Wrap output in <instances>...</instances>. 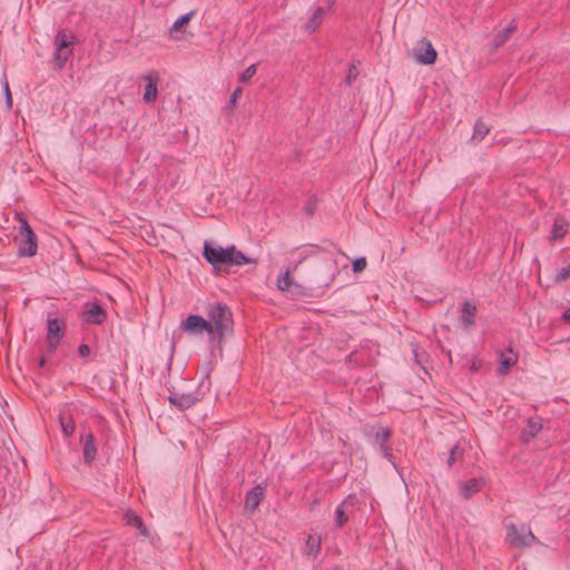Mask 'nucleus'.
<instances>
[{
	"instance_id": "obj_28",
	"label": "nucleus",
	"mask_w": 570,
	"mask_h": 570,
	"mask_svg": "<svg viewBox=\"0 0 570 570\" xmlns=\"http://www.w3.org/2000/svg\"><path fill=\"white\" fill-rule=\"evenodd\" d=\"M59 421L63 435L67 438L71 436L75 432V423L72 419H66L63 415H60Z\"/></svg>"
},
{
	"instance_id": "obj_23",
	"label": "nucleus",
	"mask_w": 570,
	"mask_h": 570,
	"mask_svg": "<svg viewBox=\"0 0 570 570\" xmlns=\"http://www.w3.org/2000/svg\"><path fill=\"white\" fill-rule=\"evenodd\" d=\"M326 268L331 273L328 281L325 282V286L335 283L336 277L341 275V272L337 269L338 262L336 258L327 259L325 258Z\"/></svg>"
},
{
	"instance_id": "obj_13",
	"label": "nucleus",
	"mask_w": 570,
	"mask_h": 570,
	"mask_svg": "<svg viewBox=\"0 0 570 570\" xmlns=\"http://www.w3.org/2000/svg\"><path fill=\"white\" fill-rule=\"evenodd\" d=\"M97 448L95 435L89 432L83 436V445H82V456L83 461L87 464H91L96 459Z\"/></svg>"
},
{
	"instance_id": "obj_18",
	"label": "nucleus",
	"mask_w": 570,
	"mask_h": 570,
	"mask_svg": "<svg viewBox=\"0 0 570 570\" xmlns=\"http://www.w3.org/2000/svg\"><path fill=\"white\" fill-rule=\"evenodd\" d=\"M145 79L147 83L145 86L144 100L145 102H154L158 94L156 80L150 75L145 76Z\"/></svg>"
},
{
	"instance_id": "obj_24",
	"label": "nucleus",
	"mask_w": 570,
	"mask_h": 570,
	"mask_svg": "<svg viewBox=\"0 0 570 570\" xmlns=\"http://www.w3.org/2000/svg\"><path fill=\"white\" fill-rule=\"evenodd\" d=\"M320 24H321V7L315 9L309 21H307L306 23L303 24V29L305 30V32L311 33V32L315 31Z\"/></svg>"
},
{
	"instance_id": "obj_43",
	"label": "nucleus",
	"mask_w": 570,
	"mask_h": 570,
	"mask_svg": "<svg viewBox=\"0 0 570 570\" xmlns=\"http://www.w3.org/2000/svg\"><path fill=\"white\" fill-rule=\"evenodd\" d=\"M317 503V500H313L312 505L314 507Z\"/></svg>"
},
{
	"instance_id": "obj_9",
	"label": "nucleus",
	"mask_w": 570,
	"mask_h": 570,
	"mask_svg": "<svg viewBox=\"0 0 570 570\" xmlns=\"http://www.w3.org/2000/svg\"><path fill=\"white\" fill-rule=\"evenodd\" d=\"M199 401L197 392L177 393L171 392L168 402L179 411H185Z\"/></svg>"
},
{
	"instance_id": "obj_35",
	"label": "nucleus",
	"mask_w": 570,
	"mask_h": 570,
	"mask_svg": "<svg viewBox=\"0 0 570 570\" xmlns=\"http://www.w3.org/2000/svg\"><path fill=\"white\" fill-rule=\"evenodd\" d=\"M380 452L382 453V455H383L385 459H387L390 462H392V464H393L394 466H396V465H395V462L393 461L392 450H391V448H390V446H387L386 444L381 445V446H380Z\"/></svg>"
},
{
	"instance_id": "obj_31",
	"label": "nucleus",
	"mask_w": 570,
	"mask_h": 570,
	"mask_svg": "<svg viewBox=\"0 0 570 570\" xmlns=\"http://www.w3.org/2000/svg\"><path fill=\"white\" fill-rule=\"evenodd\" d=\"M463 451L458 446H453L450 451V455L448 459L449 466H452L455 461L462 458Z\"/></svg>"
},
{
	"instance_id": "obj_4",
	"label": "nucleus",
	"mask_w": 570,
	"mask_h": 570,
	"mask_svg": "<svg viewBox=\"0 0 570 570\" xmlns=\"http://www.w3.org/2000/svg\"><path fill=\"white\" fill-rule=\"evenodd\" d=\"M75 35L72 32H68L63 29L58 30L55 36L53 45V61L58 69H62L67 62V60L72 55V43H73Z\"/></svg>"
},
{
	"instance_id": "obj_32",
	"label": "nucleus",
	"mask_w": 570,
	"mask_h": 570,
	"mask_svg": "<svg viewBox=\"0 0 570 570\" xmlns=\"http://www.w3.org/2000/svg\"><path fill=\"white\" fill-rule=\"evenodd\" d=\"M568 277H570V264L566 267H562L561 269H559L556 274V277H554V282L556 283H562L564 282Z\"/></svg>"
},
{
	"instance_id": "obj_29",
	"label": "nucleus",
	"mask_w": 570,
	"mask_h": 570,
	"mask_svg": "<svg viewBox=\"0 0 570 570\" xmlns=\"http://www.w3.org/2000/svg\"><path fill=\"white\" fill-rule=\"evenodd\" d=\"M291 285H292V279L289 276V271H286L284 274L278 276L277 287L281 291H288Z\"/></svg>"
},
{
	"instance_id": "obj_15",
	"label": "nucleus",
	"mask_w": 570,
	"mask_h": 570,
	"mask_svg": "<svg viewBox=\"0 0 570 570\" xmlns=\"http://www.w3.org/2000/svg\"><path fill=\"white\" fill-rule=\"evenodd\" d=\"M517 30L515 20H511L507 28L499 31L493 38V48L498 49L502 47L511 37V35Z\"/></svg>"
},
{
	"instance_id": "obj_1",
	"label": "nucleus",
	"mask_w": 570,
	"mask_h": 570,
	"mask_svg": "<svg viewBox=\"0 0 570 570\" xmlns=\"http://www.w3.org/2000/svg\"><path fill=\"white\" fill-rule=\"evenodd\" d=\"M203 256L214 268L222 265L244 266L253 262L243 252L237 250L234 245L224 248L207 240L204 243Z\"/></svg>"
},
{
	"instance_id": "obj_25",
	"label": "nucleus",
	"mask_w": 570,
	"mask_h": 570,
	"mask_svg": "<svg viewBox=\"0 0 570 570\" xmlns=\"http://www.w3.org/2000/svg\"><path fill=\"white\" fill-rule=\"evenodd\" d=\"M490 127L481 120H478L474 125L472 139L481 141L489 134Z\"/></svg>"
},
{
	"instance_id": "obj_8",
	"label": "nucleus",
	"mask_w": 570,
	"mask_h": 570,
	"mask_svg": "<svg viewBox=\"0 0 570 570\" xmlns=\"http://www.w3.org/2000/svg\"><path fill=\"white\" fill-rule=\"evenodd\" d=\"M184 330L190 334H202L206 332L209 336H213V325L210 322H207L200 315H189L183 322Z\"/></svg>"
},
{
	"instance_id": "obj_19",
	"label": "nucleus",
	"mask_w": 570,
	"mask_h": 570,
	"mask_svg": "<svg viewBox=\"0 0 570 570\" xmlns=\"http://www.w3.org/2000/svg\"><path fill=\"white\" fill-rule=\"evenodd\" d=\"M194 16V12L190 11V12H187L185 13L184 16H180L171 26V28L169 29V37L174 40H177L179 39V37L177 36L179 29L184 26V24H187L191 18Z\"/></svg>"
},
{
	"instance_id": "obj_36",
	"label": "nucleus",
	"mask_w": 570,
	"mask_h": 570,
	"mask_svg": "<svg viewBox=\"0 0 570 570\" xmlns=\"http://www.w3.org/2000/svg\"><path fill=\"white\" fill-rule=\"evenodd\" d=\"M242 95V88L240 87H237L234 92L232 94L230 98H229V101L227 104V107L229 109H233L236 105V100L237 98Z\"/></svg>"
},
{
	"instance_id": "obj_42",
	"label": "nucleus",
	"mask_w": 570,
	"mask_h": 570,
	"mask_svg": "<svg viewBox=\"0 0 570 570\" xmlns=\"http://www.w3.org/2000/svg\"><path fill=\"white\" fill-rule=\"evenodd\" d=\"M479 368V365H476V363H473L472 366H471V370L472 371H478Z\"/></svg>"
},
{
	"instance_id": "obj_3",
	"label": "nucleus",
	"mask_w": 570,
	"mask_h": 570,
	"mask_svg": "<svg viewBox=\"0 0 570 570\" xmlns=\"http://www.w3.org/2000/svg\"><path fill=\"white\" fill-rule=\"evenodd\" d=\"M16 219L20 224L19 235L21 237L18 255L20 257H32L37 254V236L21 213L16 214Z\"/></svg>"
},
{
	"instance_id": "obj_21",
	"label": "nucleus",
	"mask_w": 570,
	"mask_h": 570,
	"mask_svg": "<svg viewBox=\"0 0 570 570\" xmlns=\"http://www.w3.org/2000/svg\"><path fill=\"white\" fill-rule=\"evenodd\" d=\"M476 307L469 302L463 303L462 307V315L461 321L465 325H473L474 324V316H475Z\"/></svg>"
},
{
	"instance_id": "obj_27",
	"label": "nucleus",
	"mask_w": 570,
	"mask_h": 570,
	"mask_svg": "<svg viewBox=\"0 0 570 570\" xmlns=\"http://www.w3.org/2000/svg\"><path fill=\"white\" fill-rule=\"evenodd\" d=\"M391 434H392V432L390 429L377 428V429H374L373 438H374L375 442L377 444H380V446H381V445L386 444V442L391 438Z\"/></svg>"
},
{
	"instance_id": "obj_39",
	"label": "nucleus",
	"mask_w": 570,
	"mask_h": 570,
	"mask_svg": "<svg viewBox=\"0 0 570 570\" xmlns=\"http://www.w3.org/2000/svg\"><path fill=\"white\" fill-rule=\"evenodd\" d=\"M564 322L570 323V308L566 309L561 317Z\"/></svg>"
},
{
	"instance_id": "obj_33",
	"label": "nucleus",
	"mask_w": 570,
	"mask_h": 570,
	"mask_svg": "<svg viewBox=\"0 0 570 570\" xmlns=\"http://www.w3.org/2000/svg\"><path fill=\"white\" fill-rule=\"evenodd\" d=\"M367 265L365 257H358L352 263V268L354 273H361L365 269Z\"/></svg>"
},
{
	"instance_id": "obj_26",
	"label": "nucleus",
	"mask_w": 570,
	"mask_h": 570,
	"mask_svg": "<svg viewBox=\"0 0 570 570\" xmlns=\"http://www.w3.org/2000/svg\"><path fill=\"white\" fill-rule=\"evenodd\" d=\"M126 519H127V523H128V524H131V525H134L135 528H137V529L140 531V533H141L142 535H147L148 530H147V528L145 527V524H144V522H142V520H141V518H140V517H138V515L134 514L132 512H128V513L126 514Z\"/></svg>"
},
{
	"instance_id": "obj_10",
	"label": "nucleus",
	"mask_w": 570,
	"mask_h": 570,
	"mask_svg": "<svg viewBox=\"0 0 570 570\" xmlns=\"http://www.w3.org/2000/svg\"><path fill=\"white\" fill-rule=\"evenodd\" d=\"M354 502L355 499L348 497L346 500H344L336 507L334 511V518L335 525L337 528L343 527L347 522L350 514L354 511Z\"/></svg>"
},
{
	"instance_id": "obj_11",
	"label": "nucleus",
	"mask_w": 570,
	"mask_h": 570,
	"mask_svg": "<svg viewBox=\"0 0 570 570\" xmlns=\"http://www.w3.org/2000/svg\"><path fill=\"white\" fill-rule=\"evenodd\" d=\"M265 495V488L262 484H257L252 488L245 498V509L249 512H254L259 503L263 501Z\"/></svg>"
},
{
	"instance_id": "obj_7",
	"label": "nucleus",
	"mask_w": 570,
	"mask_h": 570,
	"mask_svg": "<svg viewBox=\"0 0 570 570\" xmlns=\"http://www.w3.org/2000/svg\"><path fill=\"white\" fill-rule=\"evenodd\" d=\"M436 56V51L429 40L422 39L413 48V57L421 65L434 63Z\"/></svg>"
},
{
	"instance_id": "obj_41",
	"label": "nucleus",
	"mask_w": 570,
	"mask_h": 570,
	"mask_svg": "<svg viewBox=\"0 0 570 570\" xmlns=\"http://www.w3.org/2000/svg\"><path fill=\"white\" fill-rule=\"evenodd\" d=\"M46 364V358L43 356H41L39 358V366H43Z\"/></svg>"
},
{
	"instance_id": "obj_37",
	"label": "nucleus",
	"mask_w": 570,
	"mask_h": 570,
	"mask_svg": "<svg viewBox=\"0 0 570 570\" xmlns=\"http://www.w3.org/2000/svg\"><path fill=\"white\" fill-rule=\"evenodd\" d=\"M3 91H4V97H6V105L8 108H11L12 107V96H11V91H10L9 83L7 80L3 83Z\"/></svg>"
},
{
	"instance_id": "obj_40",
	"label": "nucleus",
	"mask_w": 570,
	"mask_h": 570,
	"mask_svg": "<svg viewBox=\"0 0 570 570\" xmlns=\"http://www.w3.org/2000/svg\"><path fill=\"white\" fill-rule=\"evenodd\" d=\"M336 0H326L327 8L331 9L335 4Z\"/></svg>"
},
{
	"instance_id": "obj_16",
	"label": "nucleus",
	"mask_w": 570,
	"mask_h": 570,
	"mask_svg": "<svg viewBox=\"0 0 570 570\" xmlns=\"http://www.w3.org/2000/svg\"><path fill=\"white\" fill-rule=\"evenodd\" d=\"M568 228H569V223L566 219H563L562 217H557L554 219V223L552 226L550 239L551 240L561 239L568 233Z\"/></svg>"
},
{
	"instance_id": "obj_30",
	"label": "nucleus",
	"mask_w": 570,
	"mask_h": 570,
	"mask_svg": "<svg viewBox=\"0 0 570 570\" xmlns=\"http://www.w3.org/2000/svg\"><path fill=\"white\" fill-rule=\"evenodd\" d=\"M256 73V65L253 63L250 65L249 67H247L243 72L242 75L239 76V81L240 82H247L249 81L254 75Z\"/></svg>"
},
{
	"instance_id": "obj_22",
	"label": "nucleus",
	"mask_w": 570,
	"mask_h": 570,
	"mask_svg": "<svg viewBox=\"0 0 570 570\" xmlns=\"http://www.w3.org/2000/svg\"><path fill=\"white\" fill-rule=\"evenodd\" d=\"M541 428L542 424L540 419H530L528 421L527 428L523 430V438L528 440L529 438L535 436Z\"/></svg>"
},
{
	"instance_id": "obj_12",
	"label": "nucleus",
	"mask_w": 570,
	"mask_h": 570,
	"mask_svg": "<svg viewBox=\"0 0 570 570\" xmlns=\"http://www.w3.org/2000/svg\"><path fill=\"white\" fill-rule=\"evenodd\" d=\"M106 320L105 309L97 303L83 312V321L89 324L100 325Z\"/></svg>"
},
{
	"instance_id": "obj_6",
	"label": "nucleus",
	"mask_w": 570,
	"mask_h": 570,
	"mask_svg": "<svg viewBox=\"0 0 570 570\" xmlns=\"http://www.w3.org/2000/svg\"><path fill=\"white\" fill-rule=\"evenodd\" d=\"M65 334V322L58 318L47 321V344L49 352H55Z\"/></svg>"
},
{
	"instance_id": "obj_5",
	"label": "nucleus",
	"mask_w": 570,
	"mask_h": 570,
	"mask_svg": "<svg viewBox=\"0 0 570 570\" xmlns=\"http://www.w3.org/2000/svg\"><path fill=\"white\" fill-rule=\"evenodd\" d=\"M507 538L509 543L517 548L530 547L537 542V538L531 532L530 528L524 524H510L507 530Z\"/></svg>"
},
{
	"instance_id": "obj_20",
	"label": "nucleus",
	"mask_w": 570,
	"mask_h": 570,
	"mask_svg": "<svg viewBox=\"0 0 570 570\" xmlns=\"http://www.w3.org/2000/svg\"><path fill=\"white\" fill-rule=\"evenodd\" d=\"M321 549V534H309L306 540L305 553L316 557Z\"/></svg>"
},
{
	"instance_id": "obj_17",
	"label": "nucleus",
	"mask_w": 570,
	"mask_h": 570,
	"mask_svg": "<svg viewBox=\"0 0 570 570\" xmlns=\"http://www.w3.org/2000/svg\"><path fill=\"white\" fill-rule=\"evenodd\" d=\"M483 481L479 479H470L464 484H462L460 489V494L464 499L471 498L473 494L478 493L482 488Z\"/></svg>"
},
{
	"instance_id": "obj_2",
	"label": "nucleus",
	"mask_w": 570,
	"mask_h": 570,
	"mask_svg": "<svg viewBox=\"0 0 570 570\" xmlns=\"http://www.w3.org/2000/svg\"><path fill=\"white\" fill-rule=\"evenodd\" d=\"M207 322L213 325V336L217 335L222 340L225 333L232 330L233 314L227 306L216 303L208 311Z\"/></svg>"
},
{
	"instance_id": "obj_34",
	"label": "nucleus",
	"mask_w": 570,
	"mask_h": 570,
	"mask_svg": "<svg viewBox=\"0 0 570 570\" xmlns=\"http://www.w3.org/2000/svg\"><path fill=\"white\" fill-rule=\"evenodd\" d=\"M358 69L355 65H352L347 71L345 81L347 85H352V82L357 78L358 76Z\"/></svg>"
},
{
	"instance_id": "obj_38",
	"label": "nucleus",
	"mask_w": 570,
	"mask_h": 570,
	"mask_svg": "<svg viewBox=\"0 0 570 570\" xmlns=\"http://www.w3.org/2000/svg\"><path fill=\"white\" fill-rule=\"evenodd\" d=\"M78 354L80 357H86L90 354V347L87 344H80L78 346Z\"/></svg>"
},
{
	"instance_id": "obj_14",
	"label": "nucleus",
	"mask_w": 570,
	"mask_h": 570,
	"mask_svg": "<svg viewBox=\"0 0 570 570\" xmlns=\"http://www.w3.org/2000/svg\"><path fill=\"white\" fill-rule=\"evenodd\" d=\"M517 361L518 355L511 347L507 350V353L502 352L500 356V366L498 368V374L500 376L507 375L509 370L517 363Z\"/></svg>"
}]
</instances>
